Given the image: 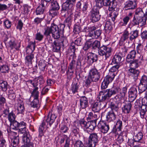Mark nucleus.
I'll return each mask as SVG.
<instances>
[{
  "mask_svg": "<svg viewBox=\"0 0 147 147\" xmlns=\"http://www.w3.org/2000/svg\"><path fill=\"white\" fill-rule=\"evenodd\" d=\"M121 107L122 111L125 114H128L131 110L132 105L129 102H124L121 101Z\"/></svg>",
  "mask_w": 147,
  "mask_h": 147,
  "instance_id": "15",
  "label": "nucleus"
},
{
  "mask_svg": "<svg viewBox=\"0 0 147 147\" xmlns=\"http://www.w3.org/2000/svg\"><path fill=\"white\" fill-rule=\"evenodd\" d=\"M45 9L39 5L36 10V14L38 15L43 14Z\"/></svg>",
  "mask_w": 147,
  "mask_h": 147,
  "instance_id": "57",
  "label": "nucleus"
},
{
  "mask_svg": "<svg viewBox=\"0 0 147 147\" xmlns=\"http://www.w3.org/2000/svg\"><path fill=\"white\" fill-rule=\"evenodd\" d=\"M76 48L75 47V44L74 42H72L71 43V45L69 48L68 51V53L69 54L75 53Z\"/></svg>",
  "mask_w": 147,
  "mask_h": 147,
  "instance_id": "53",
  "label": "nucleus"
},
{
  "mask_svg": "<svg viewBox=\"0 0 147 147\" xmlns=\"http://www.w3.org/2000/svg\"><path fill=\"white\" fill-rule=\"evenodd\" d=\"M143 134L142 132H139L134 137V139L136 142L142 143Z\"/></svg>",
  "mask_w": 147,
  "mask_h": 147,
  "instance_id": "44",
  "label": "nucleus"
},
{
  "mask_svg": "<svg viewBox=\"0 0 147 147\" xmlns=\"http://www.w3.org/2000/svg\"><path fill=\"white\" fill-rule=\"evenodd\" d=\"M93 39H90L86 41L83 47V49L86 51L91 47H92V49L98 48L99 55L103 57V59L104 60L107 59L111 55L112 49L104 45L100 47V41L98 40L94 41Z\"/></svg>",
  "mask_w": 147,
  "mask_h": 147,
  "instance_id": "1",
  "label": "nucleus"
},
{
  "mask_svg": "<svg viewBox=\"0 0 147 147\" xmlns=\"http://www.w3.org/2000/svg\"><path fill=\"white\" fill-rule=\"evenodd\" d=\"M39 101L38 99L34 98V100L31 103V107L34 108H37L39 106Z\"/></svg>",
  "mask_w": 147,
  "mask_h": 147,
  "instance_id": "64",
  "label": "nucleus"
},
{
  "mask_svg": "<svg viewBox=\"0 0 147 147\" xmlns=\"http://www.w3.org/2000/svg\"><path fill=\"white\" fill-rule=\"evenodd\" d=\"M101 31L100 30H92V32H91L89 34H88V36L91 37L92 38H97L101 35Z\"/></svg>",
  "mask_w": 147,
  "mask_h": 147,
  "instance_id": "33",
  "label": "nucleus"
},
{
  "mask_svg": "<svg viewBox=\"0 0 147 147\" xmlns=\"http://www.w3.org/2000/svg\"><path fill=\"white\" fill-rule=\"evenodd\" d=\"M73 6L66 1L62 5L61 9V13L64 16L66 15L65 13L67 14L73 13L72 9L71 8Z\"/></svg>",
  "mask_w": 147,
  "mask_h": 147,
  "instance_id": "6",
  "label": "nucleus"
},
{
  "mask_svg": "<svg viewBox=\"0 0 147 147\" xmlns=\"http://www.w3.org/2000/svg\"><path fill=\"white\" fill-rule=\"evenodd\" d=\"M108 6L109 11L111 12V13L110 14V16L111 18L112 21L114 22L118 14V12L114 10V8L116 7L115 2L111 4V5H109Z\"/></svg>",
  "mask_w": 147,
  "mask_h": 147,
  "instance_id": "16",
  "label": "nucleus"
},
{
  "mask_svg": "<svg viewBox=\"0 0 147 147\" xmlns=\"http://www.w3.org/2000/svg\"><path fill=\"white\" fill-rule=\"evenodd\" d=\"M129 33L127 30H125L122 33V35L121 36L120 41V45H122L125 41L128 40L129 38Z\"/></svg>",
  "mask_w": 147,
  "mask_h": 147,
  "instance_id": "24",
  "label": "nucleus"
},
{
  "mask_svg": "<svg viewBox=\"0 0 147 147\" xmlns=\"http://www.w3.org/2000/svg\"><path fill=\"white\" fill-rule=\"evenodd\" d=\"M56 117L57 116L55 114H52L51 112H49L42 122H44L46 124L47 123V125L49 124V125L51 126L54 122Z\"/></svg>",
  "mask_w": 147,
  "mask_h": 147,
  "instance_id": "8",
  "label": "nucleus"
},
{
  "mask_svg": "<svg viewBox=\"0 0 147 147\" xmlns=\"http://www.w3.org/2000/svg\"><path fill=\"white\" fill-rule=\"evenodd\" d=\"M16 105V107L18 111V113L23 114L25 110L23 101L20 100H19Z\"/></svg>",
  "mask_w": 147,
  "mask_h": 147,
  "instance_id": "25",
  "label": "nucleus"
},
{
  "mask_svg": "<svg viewBox=\"0 0 147 147\" xmlns=\"http://www.w3.org/2000/svg\"><path fill=\"white\" fill-rule=\"evenodd\" d=\"M90 108L92 111L94 113L98 112L100 111L98 102H93L91 103Z\"/></svg>",
  "mask_w": 147,
  "mask_h": 147,
  "instance_id": "42",
  "label": "nucleus"
},
{
  "mask_svg": "<svg viewBox=\"0 0 147 147\" xmlns=\"http://www.w3.org/2000/svg\"><path fill=\"white\" fill-rule=\"evenodd\" d=\"M35 43L30 42L26 48V55L34 54L33 53L35 49Z\"/></svg>",
  "mask_w": 147,
  "mask_h": 147,
  "instance_id": "22",
  "label": "nucleus"
},
{
  "mask_svg": "<svg viewBox=\"0 0 147 147\" xmlns=\"http://www.w3.org/2000/svg\"><path fill=\"white\" fill-rule=\"evenodd\" d=\"M61 42L58 40L54 41L53 45V49L54 51L58 52L61 49Z\"/></svg>",
  "mask_w": 147,
  "mask_h": 147,
  "instance_id": "36",
  "label": "nucleus"
},
{
  "mask_svg": "<svg viewBox=\"0 0 147 147\" xmlns=\"http://www.w3.org/2000/svg\"><path fill=\"white\" fill-rule=\"evenodd\" d=\"M138 33L139 31L137 30L131 31L129 36V40L132 41L134 39H135L138 36Z\"/></svg>",
  "mask_w": 147,
  "mask_h": 147,
  "instance_id": "46",
  "label": "nucleus"
},
{
  "mask_svg": "<svg viewBox=\"0 0 147 147\" xmlns=\"http://www.w3.org/2000/svg\"><path fill=\"white\" fill-rule=\"evenodd\" d=\"M139 109L140 111V114L141 117L142 118H144V115L147 111V106L142 105Z\"/></svg>",
  "mask_w": 147,
  "mask_h": 147,
  "instance_id": "49",
  "label": "nucleus"
},
{
  "mask_svg": "<svg viewBox=\"0 0 147 147\" xmlns=\"http://www.w3.org/2000/svg\"><path fill=\"white\" fill-rule=\"evenodd\" d=\"M113 99H114V98L110 99V106L111 109V111H113L115 113H118L119 109L121 107V100H116L115 102H111V100Z\"/></svg>",
  "mask_w": 147,
  "mask_h": 147,
  "instance_id": "10",
  "label": "nucleus"
},
{
  "mask_svg": "<svg viewBox=\"0 0 147 147\" xmlns=\"http://www.w3.org/2000/svg\"><path fill=\"white\" fill-rule=\"evenodd\" d=\"M7 116L8 119L10 122L13 121L16 118V115L13 111L10 112Z\"/></svg>",
  "mask_w": 147,
  "mask_h": 147,
  "instance_id": "55",
  "label": "nucleus"
},
{
  "mask_svg": "<svg viewBox=\"0 0 147 147\" xmlns=\"http://www.w3.org/2000/svg\"><path fill=\"white\" fill-rule=\"evenodd\" d=\"M96 122L93 121H88L86 129L91 131L94 130L96 127Z\"/></svg>",
  "mask_w": 147,
  "mask_h": 147,
  "instance_id": "39",
  "label": "nucleus"
},
{
  "mask_svg": "<svg viewBox=\"0 0 147 147\" xmlns=\"http://www.w3.org/2000/svg\"><path fill=\"white\" fill-rule=\"evenodd\" d=\"M127 62L129 63L130 69H135L138 68L140 65V61L138 59L130 60V62Z\"/></svg>",
  "mask_w": 147,
  "mask_h": 147,
  "instance_id": "34",
  "label": "nucleus"
},
{
  "mask_svg": "<svg viewBox=\"0 0 147 147\" xmlns=\"http://www.w3.org/2000/svg\"><path fill=\"white\" fill-rule=\"evenodd\" d=\"M113 29V25L110 21H107L104 26V30L107 33H109Z\"/></svg>",
  "mask_w": 147,
  "mask_h": 147,
  "instance_id": "37",
  "label": "nucleus"
},
{
  "mask_svg": "<svg viewBox=\"0 0 147 147\" xmlns=\"http://www.w3.org/2000/svg\"><path fill=\"white\" fill-rule=\"evenodd\" d=\"M122 127V122L119 119L117 121L116 124L114 126L112 132L114 133H116L118 131H121Z\"/></svg>",
  "mask_w": 147,
  "mask_h": 147,
  "instance_id": "23",
  "label": "nucleus"
},
{
  "mask_svg": "<svg viewBox=\"0 0 147 147\" xmlns=\"http://www.w3.org/2000/svg\"><path fill=\"white\" fill-rule=\"evenodd\" d=\"M129 75L136 81L138 79V77L140 74V71L138 69H129Z\"/></svg>",
  "mask_w": 147,
  "mask_h": 147,
  "instance_id": "20",
  "label": "nucleus"
},
{
  "mask_svg": "<svg viewBox=\"0 0 147 147\" xmlns=\"http://www.w3.org/2000/svg\"><path fill=\"white\" fill-rule=\"evenodd\" d=\"M100 10L99 7L96 6L94 7L90 11V19L93 22H97L100 20V15H99V14Z\"/></svg>",
  "mask_w": 147,
  "mask_h": 147,
  "instance_id": "4",
  "label": "nucleus"
},
{
  "mask_svg": "<svg viewBox=\"0 0 147 147\" xmlns=\"http://www.w3.org/2000/svg\"><path fill=\"white\" fill-rule=\"evenodd\" d=\"M8 86V84L6 81L0 78V89L2 91L6 92Z\"/></svg>",
  "mask_w": 147,
  "mask_h": 147,
  "instance_id": "32",
  "label": "nucleus"
},
{
  "mask_svg": "<svg viewBox=\"0 0 147 147\" xmlns=\"http://www.w3.org/2000/svg\"><path fill=\"white\" fill-rule=\"evenodd\" d=\"M98 140L97 134L93 133L91 134L89 136L88 142L91 146H94L98 143Z\"/></svg>",
  "mask_w": 147,
  "mask_h": 147,
  "instance_id": "12",
  "label": "nucleus"
},
{
  "mask_svg": "<svg viewBox=\"0 0 147 147\" xmlns=\"http://www.w3.org/2000/svg\"><path fill=\"white\" fill-rule=\"evenodd\" d=\"M99 116V114H98V115L95 114H93L92 113L90 112L89 113L88 117L87 118V119L88 120H92V121H96Z\"/></svg>",
  "mask_w": 147,
  "mask_h": 147,
  "instance_id": "43",
  "label": "nucleus"
},
{
  "mask_svg": "<svg viewBox=\"0 0 147 147\" xmlns=\"http://www.w3.org/2000/svg\"><path fill=\"white\" fill-rule=\"evenodd\" d=\"M136 53L135 50H133L131 51L129 53L127 56L126 61L127 62H130V60H131L132 59H134L135 58Z\"/></svg>",
  "mask_w": 147,
  "mask_h": 147,
  "instance_id": "38",
  "label": "nucleus"
},
{
  "mask_svg": "<svg viewBox=\"0 0 147 147\" xmlns=\"http://www.w3.org/2000/svg\"><path fill=\"white\" fill-rule=\"evenodd\" d=\"M96 29V28L94 26L89 27L87 26L84 27L82 31L83 32H89L88 34H89L92 30H95Z\"/></svg>",
  "mask_w": 147,
  "mask_h": 147,
  "instance_id": "60",
  "label": "nucleus"
},
{
  "mask_svg": "<svg viewBox=\"0 0 147 147\" xmlns=\"http://www.w3.org/2000/svg\"><path fill=\"white\" fill-rule=\"evenodd\" d=\"M96 6L100 8H101L103 6H108L112 3H113L114 1H111L110 0H96Z\"/></svg>",
  "mask_w": 147,
  "mask_h": 147,
  "instance_id": "13",
  "label": "nucleus"
},
{
  "mask_svg": "<svg viewBox=\"0 0 147 147\" xmlns=\"http://www.w3.org/2000/svg\"><path fill=\"white\" fill-rule=\"evenodd\" d=\"M137 87H132L130 89V93L129 94V97L132 98V100H134L136 98L137 94Z\"/></svg>",
  "mask_w": 147,
  "mask_h": 147,
  "instance_id": "30",
  "label": "nucleus"
},
{
  "mask_svg": "<svg viewBox=\"0 0 147 147\" xmlns=\"http://www.w3.org/2000/svg\"><path fill=\"white\" fill-rule=\"evenodd\" d=\"M97 81L93 80V79L88 76L85 81V86L86 87L88 88L92 86L93 82H96Z\"/></svg>",
  "mask_w": 147,
  "mask_h": 147,
  "instance_id": "45",
  "label": "nucleus"
},
{
  "mask_svg": "<svg viewBox=\"0 0 147 147\" xmlns=\"http://www.w3.org/2000/svg\"><path fill=\"white\" fill-rule=\"evenodd\" d=\"M136 49L138 53H143L144 51L143 45L141 43L139 44L136 47Z\"/></svg>",
  "mask_w": 147,
  "mask_h": 147,
  "instance_id": "63",
  "label": "nucleus"
},
{
  "mask_svg": "<svg viewBox=\"0 0 147 147\" xmlns=\"http://www.w3.org/2000/svg\"><path fill=\"white\" fill-rule=\"evenodd\" d=\"M117 113H115L113 111H110L106 115V121L108 122L113 121L116 119Z\"/></svg>",
  "mask_w": 147,
  "mask_h": 147,
  "instance_id": "21",
  "label": "nucleus"
},
{
  "mask_svg": "<svg viewBox=\"0 0 147 147\" xmlns=\"http://www.w3.org/2000/svg\"><path fill=\"white\" fill-rule=\"evenodd\" d=\"M10 123L11 128L13 129L18 131V129H19L20 123L14 120Z\"/></svg>",
  "mask_w": 147,
  "mask_h": 147,
  "instance_id": "51",
  "label": "nucleus"
},
{
  "mask_svg": "<svg viewBox=\"0 0 147 147\" xmlns=\"http://www.w3.org/2000/svg\"><path fill=\"white\" fill-rule=\"evenodd\" d=\"M34 58V54L26 55L25 59V63L28 65L31 64Z\"/></svg>",
  "mask_w": 147,
  "mask_h": 147,
  "instance_id": "40",
  "label": "nucleus"
},
{
  "mask_svg": "<svg viewBox=\"0 0 147 147\" xmlns=\"http://www.w3.org/2000/svg\"><path fill=\"white\" fill-rule=\"evenodd\" d=\"M115 75L111 73H109L108 75L104 78V80L102 83L101 88L102 89L106 88L109 84L111 82L114 80L115 78Z\"/></svg>",
  "mask_w": 147,
  "mask_h": 147,
  "instance_id": "5",
  "label": "nucleus"
},
{
  "mask_svg": "<svg viewBox=\"0 0 147 147\" xmlns=\"http://www.w3.org/2000/svg\"><path fill=\"white\" fill-rule=\"evenodd\" d=\"M79 84L78 83H73L71 85L70 92L73 94L77 92L79 88Z\"/></svg>",
  "mask_w": 147,
  "mask_h": 147,
  "instance_id": "47",
  "label": "nucleus"
},
{
  "mask_svg": "<svg viewBox=\"0 0 147 147\" xmlns=\"http://www.w3.org/2000/svg\"><path fill=\"white\" fill-rule=\"evenodd\" d=\"M147 12L144 14L143 16L135 15L131 22L133 26L138 25L140 26L145 25L146 24L147 19Z\"/></svg>",
  "mask_w": 147,
  "mask_h": 147,
  "instance_id": "3",
  "label": "nucleus"
},
{
  "mask_svg": "<svg viewBox=\"0 0 147 147\" xmlns=\"http://www.w3.org/2000/svg\"><path fill=\"white\" fill-rule=\"evenodd\" d=\"M74 42L75 45L81 46L83 44L82 38L80 36H77Z\"/></svg>",
  "mask_w": 147,
  "mask_h": 147,
  "instance_id": "54",
  "label": "nucleus"
},
{
  "mask_svg": "<svg viewBox=\"0 0 147 147\" xmlns=\"http://www.w3.org/2000/svg\"><path fill=\"white\" fill-rule=\"evenodd\" d=\"M76 65V61L75 60H72L71 62L69 63L68 67V69L71 71L72 72H74V69Z\"/></svg>",
  "mask_w": 147,
  "mask_h": 147,
  "instance_id": "61",
  "label": "nucleus"
},
{
  "mask_svg": "<svg viewBox=\"0 0 147 147\" xmlns=\"http://www.w3.org/2000/svg\"><path fill=\"white\" fill-rule=\"evenodd\" d=\"M38 88H34L32 91L31 94L34 96V98L38 99L39 92L38 90Z\"/></svg>",
  "mask_w": 147,
  "mask_h": 147,
  "instance_id": "58",
  "label": "nucleus"
},
{
  "mask_svg": "<svg viewBox=\"0 0 147 147\" xmlns=\"http://www.w3.org/2000/svg\"><path fill=\"white\" fill-rule=\"evenodd\" d=\"M138 88L139 92L142 93L145 91L147 88V84L140 83Z\"/></svg>",
  "mask_w": 147,
  "mask_h": 147,
  "instance_id": "56",
  "label": "nucleus"
},
{
  "mask_svg": "<svg viewBox=\"0 0 147 147\" xmlns=\"http://www.w3.org/2000/svg\"><path fill=\"white\" fill-rule=\"evenodd\" d=\"M123 54H122L120 51L119 53L115 54L114 55L112 59V63L114 64L116 63L117 64H119V65L120 63L123 60Z\"/></svg>",
  "mask_w": 147,
  "mask_h": 147,
  "instance_id": "19",
  "label": "nucleus"
},
{
  "mask_svg": "<svg viewBox=\"0 0 147 147\" xmlns=\"http://www.w3.org/2000/svg\"><path fill=\"white\" fill-rule=\"evenodd\" d=\"M119 66V64H117L116 65L113 66L110 69L109 73H112L113 74H114L115 76L117 74L115 72L118 71Z\"/></svg>",
  "mask_w": 147,
  "mask_h": 147,
  "instance_id": "50",
  "label": "nucleus"
},
{
  "mask_svg": "<svg viewBox=\"0 0 147 147\" xmlns=\"http://www.w3.org/2000/svg\"><path fill=\"white\" fill-rule=\"evenodd\" d=\"M51 8L55 10H59L60 9V6L57 1V0H53L51 2Z\"/></svg>",
  "mask_w": 147,
  "mask_h": 147,
  "instance_id": "52",
  "label": "nucleus"
},
{
  "mask_svg": "<svg viewBox=\"0 0 147 147\" xmlns=\"http://www.w3.org/2000/svg\"><path fill=\"white\" fill-rule=\"evenodd\" d=\"M46 125L44 122H42L40 125L38 129L39 137L41 138L44 135V129Z\"/></svg>",
  "mask_w": 147,
  "mask_h": 147,
  "instance_id": "41",
  "label": "nucleus"
},
{
  "mask_svg": "<svg viewBox=\"0 0 147 147\" xmlns=\"http://www.w3.org/2000/svg\"><path fill=\"white\" fill-rule=\"evenodd\" d=\"M137 0H129L124 3V9L125 10H133L136 9L137 6Z\"/></svg>",
  "mask_w": 147,
  "mask_h": 147,
  "instance_id": "7",
  "label": "nucleus"
},
{
  "mask_svg": "<svg viewBox=\"0 0 147 147\" xmlns=\"http://www.w3.org/2000/svg\"><path fill=\"white\" fill-rule=\"evenodd\" d=\"M97 127L100 131L103 134L107 133L109 129V125L103 121H100L98 123Z\"/></svg>",
  "mask_w": 147,
  "mask_h": 147,
  "instance_id": "11",
  "label": "nucleus"
},
{
  "mask_svg": "<svg viewBox=\"0 0 147 147\" xmlns=\"http://www.w3.org/2000/svg\"><path fill=\"white\" fill-rule=\"evenodd\" d=\"M8 46L11 49H15L16 50H18L20 47V44L18 42H15L12 40H10L8 43Z\"/></svg>",
  "mask_w": 147,
  "mask_h": 147,
  "instance_id": "31",
  "label": "nucleus"
},
{
  "mask_svg": "<svg viewBox=\"0 0 147 147\" xmlns=\"http://www.w3.org/2000/svg\"><path fill=\"white\" fill-rule=\"evenodd\" d=\"M120 90V88L118 87L114 86L111 88L105 90L109 98L115 94Z\"/></svg>",
  "mask_w": 147,
  "mask_h": 147,
  "instance_id": "18",
  "label": "nucleus"
},
{
  "mask_svg": "<svg viewBox=\"0 0 147 147\" xmlns=\"http://www.w3.org/2000/svg\"><path fill=\"white\" fill-rule=\"evenodd\" d=\"M65 25L60 24L57 26L54 24H52L49 27L47 26L44 28V35L46 36L48 42L51 43L53 41V38L58 39L60 37V33L63 32Z\"/></svg>",
  "mask_w": 147,
  "mask_h": 147,
  "instance_id": "2",
  "label": "nucleus"
},
{
  "mask_svg": "<svg viewBox=\"0 0 147 147\" xmlns=\"http://www.w3.org/2000/svg\"><path fill=\"white\" fill-rule=\"evenodd\" d=\"M23 135L22 136V141L24 145H25L32 143L30 142L32 137L30 134L29 131L22 134Z\"/></svg>",
  "mask_w": 147,
  "mask_h": 147,
  "instance_id": "17",
  "label": "nucleus"
},
{
  "mask_svg": "<svg viewBox=\"0 0 147 147\" xmlns=\"http://www.w3.org/2000/svg\"><path fill=\"white\" fill-rule=\"evenodd\" d=\"M79 123L82 127L86 129L88 121H86L84 119H80L79 121Z\"/></svg>",
  "mask_w": 147,
  "mask_h": 147,
  "instance_id": "62",
  "label": "nucleus"
},
{
  "mask_svg": "<svg viewBox=\"0 0 147 147\" xmlns=\"http://www.w3.org/2000/svg\"><path fill=\"white\" fill-rule=\"evenodd\" d=\"M68 15L67 18L64 21L65 25H66L68 27L70 28V26L72 24V19L73 18L74 15L73 13L67 14Z\"/></svg>",
  "mask_w": 147,
  "mask_h": 147,
  "instance_id": "35",
  "label": "nucleus"
},
{
  "mask_svg": "<svg viewBox=\"0 0 147 147\" xmlns=\"http://www.w3.org/2000/svg\"><path fill=\"white\" fill-rule=\"evenodd\" d=\"M80 105L82 109L86 108L88 106V99L85 96L80 97Z\"/></svg>",
  "mask_w": 147,
  "mask_h": 147,
  "instance_id": "27",
  "label": "nucleus"
},
{
  "mask_svg": "<svg viewBox=\"0 0 147 147\" xmlns=\"http://www.w3.org/2000/svg\"><path fill=\"white\" fill-rule=\"evenodd\" d=\"M85 59L87 63L89 65H92L94 62H96L98 60L97 55L92 52L88 53Z\"/></svg>",
  "mask_w": 147,
  "mask_h": 147,
  "instance_id": "9",
  "label": "nucleus"
},
{
  "mask_svg": "<svg viewBox=\"0 0 147 147\" xmlns=\"http://www.w3.org/2000/svg\"><path fill=\"white\" fill-rule=\"evenodd\" d=\"M109 98V97L105 90L100 92L98 98L100 101H105Z\"/></svg>",
  "mask_w": 147,
  "mask_h": 147,
  "instance_id": "28",
  "label": "nucleus"
},
{
  "mask_svg": "<svg viewBox=\"0 0 147 147\" xmlns=\"http://www.w3.org/2000/svg\"><path fill=\"white\" fill-rule=\"evenodd\" d=\"M26 123L23 121L20 123L19 129L18 130L19 133L22 134L28 132L27 130H26Z\"/></svg>",
  "mask_w": 147,
  "mask_h": 147,
  "instance_id": "29",
  "label": "nucleus"
},
{
  "mask_svg": "<svg viewBox=\"0 0 147 147\" xmlns=\"http://www.w3.org/2000/svg\"><path fill=\"white\" fill-rule=\"evenodd\" d=\"M46 66V64L44 61L40 60L38 63V66L39 69L42 71H44Z\"/></svg>",
  "mask_w": 147,
  "mask_h": 147,
  "instance_id": "59",
  "label": "nucleus"
},
{
  "mask_svg": "<svg viewBox=\"0 0 147 147\" xmlns=\"http://www.w3.org/2000/svg\"><path fill=\"white\" fill-rule=\"evenodd\" d=\"M9 69L8 65H3L0 66V71L2 73L5 74L9 73Z\"/></svg>",
  "mask_w": 147,
  "mask_h": 147,
  "instance_id": "48",
  "label": "nucleus"
},
{
  "mask_svg": "<svg viewBox=\"0 0 147 147\" xmlns=\"http://www.w3.org/2000/svg\"><path fill=\"white\" fill-rule=\"evenodd\" d=\"M88 76L97 82L99 80L100 77L99 73L95 68H92L90 70Z\"/></svg>",
  "mask_w": 147,
  "mask_h": 147,
  "instance_id": "14",
  "label": "nucleus"
},
{
  "mask_svg": "<svg viewBox=\"0 0 147 147\" xmlns=\"http://www.w3.org/2000/svg\"><path fill=\"white\" fill-rule=\"evenodd\" d=\"M127 88L126 87H123L121 90L120 89L119 93L117 94L114 97V98L116 100H121L125 96L127 92Z\"/></svg>",
  "mask_w": 147,
  "mask_h": 147,
  "instance_id": "26",
  "label": "nucleus"
}]
</instances>
